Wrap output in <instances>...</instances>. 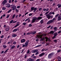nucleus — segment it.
Instances as JSON below:
<instances>
[{
    "mask_svg": "<svg viewBox=\"0 0 61 61\" xmlns=\"http://www.w3.org/2000/svg\"><path fill=\"white\" fill-rule=\"evenodd\" d=\"M50 33L53 34L54 33V31L53 30L51 31L50 32Z\"/></svg>",
    "mask_w": 61,
    "mask_h": 61,
    "instance_id": "393cba45",
    "label": "nucleus"
},
{
    "mask_svg": "<svg viewBox=\"0 0 61 61\" xmlns=\"http://www.w3.org/2000/svg\"><path fill=\"white\" fill-rule=\"evenodd\" d=\"M32 26V25H31V24H30L29 25V27H31Z\"/></svg>",
    "mask_w": 61,
    "mask_h": 61,
    "instance_id": "09e8293b",
    "label": "nucleus"
},
{
    "mask_svg": "<svg viewBox=\"0 0 61 61\" xmlns=\"http://www.w3.org/2000/svg\"><path fill=\"white\" fill-rule=\"evenodd\" d=\"M54 54V53L53 52L50 53L48 55V58L50 59L51 58L52 56H53Z\"/></svg>",
    "mask_w": 61,
    "mask_h": 61,
    "instance_id": "20e7f679",
    "label": "nucleus"
},
{
    "mask_svg": "<svg viewBox=\"0 0 61 61\" xmlns=\"http://www.w3.org/2000/svg\"><path fill=\"white\" fill-rule=\"evenodd\" d=\"M43 11H46V9L45 8H44L43 9Z\"/></svg>",
    "mask_w": 61,
    "mask_h": 61,
    "instance_id": "e2e57ef3",
    "label": "nucleus"
},
{
    "mask_svg": "<svg viewBox=\"0 0 61 61\" xmlns=\"http://www.w3.org/2000/svg\"><path fill=\"white\" fill-rule=\"evenodd\" d=\"M3 47L4 48H6L7 46L6 45H3Z\"/></svg>",
    "mask_w": 61,
    "mask_h": 61,
    "instance_id": "bb28decb",
    "label": "nucleus"
},
{
    "mask_svg": "<svg viewBox=\"0 0 61 61\" xmlns=\"http://www.w3.org/2000/svg\"><path fill=\"white\" fill-rule=\"evenodd\" d=\"M61 7V4L58 7V8H60V7Z\"/></svg>",
    "mask_w": 61,
    "mask_h": 61,
    "instance_id": "0e129e2a",
    "label": "nucleus"
},
{
    "mask_svg": "<svg viewBox=\"0 0 61 61\" xmlns=\"http://www.w3.org/2000/svg\"><path fill=\"white\" fill-rule=\"evenodd\" d=\"M41 46V45H40L35 46V47H40V46Z\"/></svg>",
    "mask_w": 61,
    "mask_h": 61,
    "instance_id": "a878e982",
    "label": "nucleus"
},
{
    "mask_svg": "<svg viewBox=\"0 0 61 61\" xmlns=\"http://www.w3.org/2000/svg\"><path fill=\"white\" fill-rule=\"evenodd\" d=\"M32 15V13H30V14H29V16H31V15Z\"/></svg>",
    "mask_w": 61,
    "mask_h": 61,
    "instance_id": "3c124183",
    "label": "nucleus"
},
{
    "mask_svg": "<svg viewBox=\"0 0 61 61\" xmlns=\"http://www.w3.org/2000/svg\"><path fill=\"white\" fill-rule=\"evenodd\" d=\"M58 15H59V14H57L56 15H55V18H56V17H58Z\"/></svg>",
    "mask_w": 61,
    "mask_h": 61,
    "instance_id": "ea45409f",
    "label": "nucleus"
},
{
    "mask_svg": "<svg viewBox=\"0 0 61 61\" xmlns=\"http://www.w3.org/2000/svg\"><path fill=\"white\" fill-rule=\"evenodd\" d=\"M35 61V59H34L29 58L27 60V61Z\"/></svg>",
    "mask_w": 61,
    "mask_h": 61,
    "instance_id": "9b49d317",
    "label": "nucleus"
},
{
    "mask_svg": "<svg viewBox=\"0 0 61 61\" xmlns=\"http://www.w3.org/2000/svg\"><path fill=\"white\" fill-rule=\"evenodd\" d=\"M29 19V18H28L27 19L25 20V22H26V21H27V20H28Z\"/></svg>",
    "mask_w": 61,
    "mask_h": 61,
    "instance_id": "a19ab883",
    "label": "nucleus"
},
{
    "mask_svg": "<svg viewBox=\"0 0 61 61\" xmlns=\"http://www.w3.org/2000/svg\"><path fill=\"white\" fill-rule=\"evenodd\" d=\"M7 7H8V8L10 7V5H8Z\"/></svg>",
    "mask_w": 61,
    "mask_h": 61,
    "instance_id": "052dcab7",
    "label": "nucleus"
},
{
    "mask_svg": "<svg viewBox=\"0 0 61 61\" xmlns=\"http://www.w3.org/2000/svg\"><path fill=\"white\" fill-rule=\"evenodd\" d=\"M17 22V20L14 21L13 22V24H14V23H16V22Z\"/></svg>",
    "mask_w": 61,
    "mask_h": 61,
    "instance_id": "c9c22d12",
    "label": "nucleus"
},
{
    "mask_svg": "<svg viewBox=\"0 0 61 61\" xmlns=\"http://www.w3.org/2000/svg\"><path fill=\"white\" fill-rule=\"evenodd\" d=\"M42 8H40L39 9V11H41V10H42Z\"/></svg>",
    "mask_w": 61,
    "mask_h": 61,
    "instance_id": "13d9d810",
    "label": "nucleus"
},
{
    "mask_svg": "<svg viewBox=\"0 0 61 61\" xmlns=\"http://www.w3.org/2000/svg\"><path fill=\"white\" fill-rule=\"evenodd\" d=\"M53 29H55V30H54L55 31H56V29H57V27H55Z\"/></svg>",
    "mask_w": 61,
    "mask_h": 61,
    "instance_id": "473e14b6",
    "label": "nucleus"
},
{
    "mask_svg": "<svg viewBox=\"0 0 61 61\" xmlns=\"http://www.w3.org/2000/svg\"><path fill=\"white\" fill-rule=\"evenodd\" d=\"M43 38L44 40L45 39H46V42H47V41H49V42H50V41H51V40H50V39L48 38V37H45H45H44Z\"/></svg>",
    "mask_w": 61,
    "mask_h": 61,
    "instance_id": "39448f33",
    "label": "nucleus"
},
{
    "mask_svg": "<svg viewBox=\"0 0 61 61\" xmlns=\"http://www.w3.org/2000/svg\"><path fill=\"white\" fill-rule=\"evenodd\" d=\"M25 39H23L21 40V43H24V42H25Z\"/></svg>",
    "mask_w": 61,
    "mask_h": 61,
    "instance_id": "2eb2a0df",
    "label": "nucleus"
},
{
    "mask_svg": "<svg viewBox=\"0 0 61 61\" xmlns=\"http://www.w3.org/2000/svg\"><path fill=\"white\" fill-rule=\"evenodd\" d=\"M44 55H45V53H44V52H43L41 53L39 55V56H40V57H41V56H43Z\"/></svg>",
    "mask_w": 61,
    "mask_h": 61,
    "instance_id": "4468645a",
    "label": "nucleus"
},
{
    "mask_svg": "<svg viewBox=\"0 0 61 61\" xmlns=\"http://www.w3.org/2000/svg\"><path fill=\"white\" fill-rule=\"evenodd\" d=\"M18 26V25H16L14 27V28H15V27H16L17 26Z\"/></svg>",
    "mask_w": 61,
    "mask_h": 61,
    "instance_id": "a18cd8bd",
    "label": "nucleus"
},
{
    "mask_svg": "<svg viewBox=\"0 0 61 61\" xmlns=\"http://www.w3.org/2000/svg\"><path fill=\"white\" fill-rule=\"evenodd\" d=\"M39 52L38 51L35 54V55H37V54H38V53Z\"/></svg>",
    "mask_w": 61,
    "mask_h": 61,
    "instance_id": "c03bdc74",
    "label": "nucleus"
},
{
    "mask_svg": "<svg viewBox=\"0 0 61 61\" xmlns=\"http://www.w3.org/2000/svg\"><path fill=\"white\" fill-rule=\"evenodd\" d=\"M50 27H51V26H50V25H49L48 27H47V28H49Z\"/></svg>",
    "mask_w": 61,
    "mask_h": 61,
    "instance_id": "680f3d73",
    "label": "nucleus"
},
{
    "mask_svg": "<svg viewBox=\"0 0 61 61\" xmlns=\"http://www.w3.org/2000/svg\"><path fill=\"white\" fill-rule=\"evenodd\" d=\"M54 42L55 43H56L57 42V40H54Z\"/></svg>",
    "mask_w": 61,
    "mask_h": 61,
    "instance_id": "58836bf2",
    "label": "nucleus"
},
{
    "mask_svg": "<svg viewBox=\"0 0 61 61\" xmlns=\"http://www.w3.org/2000/svg\"><path fill=\"white\" fill-rule=\"evenodd\" d=\"M4 37V35H2L1 36V38H3Z\"/></svg>",
    "mask_w": 61,
    "mask_h": 61,
    "instance_id": "4d7b16f0",
    "label": "nucleus"
},
{
    "mask_svg": "<svg viewBox=\"0 0 61 61\" xmlns=\"http://www.w3.org/2000/svg\"><path fill=\"white\" fill-rule=\"evenodd\" d=\"M53 21L52 20H49L47 23V24L48 25V24H51V23L53 22Z\"/></svg>",
    "mask_w": 61,
    "mask_h": 61,
    "instance_id": "6e6552de",
    "label": "nucleus"
},
{
    "mask_svg": "<svg viewBox=\"0 0 61 61\" xmlns=\"http://www.w3.org/2000/svg\"><path fill=\"white\" fill-rule=\"evenodd\" d=\"M26 34L27 35H30L31 34V33H30V32H27V33H26Z\"/></svg>",
    "mask_w": 61,
    "mask_h": 61,
    "instance_id": "c85d7f7f",
    "label": "nucleus"
},
{
    "mask_svg": "<svg viewBox=\"0 0 61 61\" xmlns=\"http://www.w3.org/2000/svg\"><path fill=\"white\" fill-rule=\"evenodd\" d=\"M13 20H11L10 22V24H12L13 22Z\"/></svg>",
    "mask_w": 61,
    "mask_h": 61,
    "instance_id": "f704fd0d",
    "label": "nucleus"
},
{
    "mask_svg": "<svg viewBox=\"0 0 61 61\" xmlns=\"http://www.w3.org/2000/svg\"><path fill=\"white\" fill-rule=\"evenodd\" d=\"M30 52V51L28 50L27 52V54H28Z\"/></svg>",
    "mask_w": 61,
    "mask_h": 61,
    "instance_id": "338daca9",
    "label": "nucleus"
},
{
    "mask_svg": "<svg viewBox=\"0 0 61 61\" xmlns=\"http://www.w3.org/2000/svg\"><path fill=\"white\" fill-rule=\"evenodd\" d=\"M36 33V32L35 31H33L31 32V34H33V35H35V34Z\"/></svg>",
    "mask_w": 61,
    "mask_h": 61,
    "instance_id": "6ab92c4d",
    "label": "nucleus"
},
{
    "mask_svg": "<svg viewBox=\"0 0 61 61\" xmlns=\"http://www.w3.org/2000/svg\"><path fill=\"white\" fill-rule=\"evenodd\" d=\"M58 60L57 61H61V57L59 56L57 58Z\"/></svg>",
    "mask_w": 61,
    "mask_h": 61,
    "instance_id": "a211bd4d",
    "label": "nucleus"
},
{
    "mask_svg": "<svg viewBox=\"0 0 61 61\" xmlns=\"http://www.w3.org/2000/svg\"><path fill=\"white\" fill-rule=\"evenodd\" d=\"M29 40H28L25 42V47H26V46H28V44H29Z\"/></svg>",
    "mask_w": 61,
    "mask_h": 61,
    "instance_id": "9d476101",
    "label": "nucleus"
},
{
    "mask_svg": "<svg viewBox=\"0 0 61 61\" xmlns=\"http://www.w3.org/2000/svg\"><path fill=\"white\" fill-rule=\"evenodd\" d=\"M16 43V42H15V41H14V42L13 43V44L14 45H15V44Z\"/></svg>",
    "mask_w": 61,
    "mask_h": 61,
    "instance_id": "8fccbe9b",
    "label": "nucleus"
},
{
    "mask_svg": "<svg viewBox=\"0 0 61 61\" xmlns=\"http://www.w3.org/2000/svg\"><path fill=\"white\" fill-rule=\"evenodd\" d=\"M9 16H10V15H8L7 16L6 18H9Z\"/></svg>",
    "mask_w": 61,
    "mask_h": 61,
    "instance_id": "37998d69",
    "label": "nucleus"
},
{
    "mask_svg": "<svg viewBox=\"0 0 61 61\" xmlns=\"http://www.w3.org/2000/svg\"><path fill=\"white\" fill-rule=\"evenodd\" d=\"M20 7V6H18L17 7V8H18V9Z\"/></svg>",
    "mask_w": 61,
    "mask_h": 61,
    "instance_id": "864d4df0",
    "label": "nucleus"
},
{
    "mask_svg": "<svg viewBox=\"0 0 61 61\" xmlns=\"http://www.w3.org/2000/svg\"><path fill=\"white\" fill-rule=\"evenodd\" d=\"M7 3V1L6 0H4L2 2L1 4H2V6L7 5H8V4H5L6 3Z\"/></svg>",
    "mask_w": 61,
    "mask_h": 61,
    "instance_id": "f03ea898",
    "label": "nucleus"
},
{
    "mask_svg": "<svg viewBox=\"0 0 61 61\" xmlns=\"http://www.w3.org/2000/svg\"><path fill=\"white\" fill-rule=\"evenodd\" d=\"M42 35H37L36 36L37 37H36V38H41L42 37Z\"/></svg>",
    "mask_w": 61,
    "mask_h": 61,
    "instance_id": "f8f14e48",
    "label": "nucleus"
},
{
    "mask_svg": "<svg viewBox=\"0 0 61 61\" xmlns=\"http://www.w3.org/2000/svg\"><path fill=\"white\" fill-rule=\"evenodd\" d=\"M54 35L53 36L52 38V39H54V38H56V37L57 35V33L55 32L54 34Z\"/></svg>",
    "mask_w": 61,
    "mask_h": 61,
    "instance_id": "0eeeda50",
    "label": "nucleus"
},
{
    "mask_svg": "<svg viewBox=\"0 0 61 61\" xmlns=\"http://www.w3.org/2000/svg\"><path fill=\"white\" fill-rule=\"evenodd\" d=\"M38 51V50H33L31 51L32 53H36V52H37Z\"/></svg>",
    "mask_w": 61,
    "mask_h": 61,
    "instance_id": "ddd939ff",
    "label": "nucleus"
},
{
    "mask_svg": "<svg viewBox=\"0 0 61 61\" xmlns=\"http://www.w3.org/2000/svg\"><path fill=\"white\" fill-rule=\"evenodd\" d=\"M41 59H37L36 61H40V60Z\"/></svg>",
    "mask_w": 61,
    "mask_h": 61,
    "instance_id": "79ce46f5",
    "label": "nucleus"
},
{
    "mask_svg": "<svg viewBox=\"0 0 61 61\" xmlns=\"http://www.w3.org/2000/svg\"><path fill=\"white\" fill-rule=\"evenodd\" d=\"M12 11V9H10V10H8L7 12L8 13H9L11 11Z\"/></svg>",
    "mask_w": 61,
    "mask_h": 61,
    "instance_id": "7c9ffc66",
    "label": "nucleus"
},
{
    "mask_svg": "<svg viewBox=\"0 0 61 61\" xmlns=\"http://www.w3.org/2000/svg\"><path fill=\"white\" fill-rule=\"evenodd\" d=\"M9 50V49H7L5 51L4 53L5 54V53H6L7 52V51L8 50Z\"/></svg>",
    "mask_w": 61,
    "mask_h": 61,
    "instance_id": "c756f323",
    "label": "nucleus"
},
{
    "mask_svg": "<svg viewBox=\"0 0 61 61\" xmlns=\"http://www.w3.org/2000/svg\"><path fill=\"white\" fill-rule=\"evenodd\" d=\"M15 46L14 45L12 46L10 48V49H13L14 48H15Z\"/></svg>",
    "mask_w": 61,
    "mask_h": 61,
    "instance_id": "412c9836",
    "label": "nucleus"
},
{
    "mask_svg": "<svg viewBox=\"0 0 61 61\" xmlns=\"http://www.w3.org/2000/svg\"><path fill=\"white\" fill-rule=\"evenodd\" d=\"M44 40H43V38H41V39L40 40V41H43Z\"/></svg>",
    "mask_w": 61,
    "mask_h": 61,
    "instance_id": "603ef678",
    "label": "nucleus"
},
{
    "mask_svg": "<svg viewBox=\"0 0 61 61\" xmlns=\"http://www.w3.org/2000/svg\"><path fill=\"white\" fill-rule=\"evenodd\" d=\"M9 26H7L5 28L6 31L7 32L9 30Z\"/></svg>",
    "mask_w": 61,
    "mask_h": 61,
    "instance_id": "1a4fd4ad",
    "label": "nucleus"
},
{
    "mask_svg": "<svg viewBox=\"0 0 61 61\" xmlns=\"http://www.w3.org/2000/svg\"><path fill=\"white\" fill-rule=\"evenodd\" d=\"M36 10H37V8L36 7L34 8V10H33L34 11L33 12H36Z\"/></svg>",
    "mask_w": 61,
    "mask_h": 61,
    "instance_id": "aec40b11",
    "label": "nucleus"
},
{
    "mask_svg": "<svg viewBox=\"0 0 61 61\" xmlns=\"http://www.w3.org/2000/svg\"><path fill=\"white\" fill-rule=\"evenodd\" d=\"M8 44H11V42L10 41H9L8 42Z\"/></svg>",
    "mask_w": 61,
    "mask_h": 61,
    "instance_id": "69168bd1",
    "label": "nucleus"
},
{
    "mask_svg": "<svg viewBox=\"0 0 61 61\" xmlns=\"http://www.w3.org/2000/svg\"><path fill=\"white\" fill-rule=\"evenodd\" d=\"M25 44H24L23 45L22 47H25Z\"/></svg>",
    "mask_w": 61,
    "mask_h": 61,
    "instance_id": "bf43d9fd",
    "label": "nucleus"
},
{
    "mask_svg": "<svg viewBox=\"0 0 61 61\" xmlns=\"http://www.w3.org/2000/svg\"><path fill=\"white\" fill-rule=\"evenodd\" d=\"M9 3H11V0H9Z\"/></svg>",
    "mask_w": 61,
    "mask_h": 61,
    "instance_id": "774afa93",
    "label": "nucleus"
},
{
    "mask_svg": "<svg viewBox=\"0 0 61 61\" xmlns=\"http://www.w3.org/2000/svg\"><path fill=\"white\" fill-rule=\"evenodd\" d=\"M49 11H48L46 12V13H45V15H47V14H48V13H49Z\"/></svg>",
    "mask_w": 61,
    "mask_h": 61,
    "instance_id": "de8ad7c7",
    "label": "nucleus"
},
{
    "mask_svg": "<svg viewBox=\"0 0 61 61\" xmlns=\"http://www.w3.org/2000/svg\"><path fill=\"white\" fill-rule=\"evenodd\" d=\"M15 12H17V13L18 12V9H17L15 10Z\"/></svg>",
    "mask_w": 61,
    "mask_h": 61,
    "instance_id": "e433bc0d",
    "label": "nucleus"
},
{
    "mask_svg": "<svg viewBox=\"0 0 61 61\" xmlns=\"http://www.w3.org/2000/svg\"><path fill=\"white\" fill-rule=\"evenodd\" d=\"M34 9V7H31V11H33Z\"/></svg>",
    "mask_w": 61,
    "mask_h": 61,
    "instance_id": "b1692460",
    "label": "nucleus"
},
{
    "mask_svg": "<svg viewBox=\"0 0 61 61\" xmlns=\"http://www.w3.org/2000/svg\"><path fill=\"white\" fill-rule=\"evenodd\" d=\"M19 27H18L17 28L14 29L13 30V32H16L17 31H19Z\"/></svg>",
    "mask_w": 61,
    "mask_h": 61,
    "instance_id": "423d86ee",
    "label": "nucleus"
},
{
    "mask_svg": "<svg viewBox=\"0 0 61 61\" xmlns=\"http://www.w3.org/2000/svg\"><path fill=\"white\" fill-rule=\"evenodd\" d=\"M61 52V50H58L57 51V53H60Z\"/></svg>",
    "mask_w": 61,
    "mask_h": 61,
    "instance_id": "2f4dec72",
    "label": "nucleus"
},
{
    "mask_svg": "<svg viewBox=\"0 0 61 61\" xmlns=\"http://www.w3.org/2000/svg\"><path fill=\"white\" fill-rule=\"evenodd\" d=\"M12 37H15L16 36H17V35H16L15 34H13L12 35Z\"/></svg>",
    "mask_w": 61,
    "mask_h": 61,
    "instance_id": "4be33fe9",
    "label": "nucleus"
},
{
    "mask_svg": "<svg viewBox=\"0 0 61 61\" xmlns=\"http://www.w3.org/2000/svg\"><path fill=\"white\" fill-rule=\"evenodd\" d=\"M46 16H47V18H48V19H50V18H51V16L49 15H48Z\"/></svg>",
    "mask_w": 61,
    "mask_h": 61,
    "instance_id": "f3484780",
    "label": "nucleus"
},
{
    "mask_svg": "<svg viewBox=\"0 0 61 61\" xmlns=\"http://www.w3.org/2000/svg\"><path fill=\"white\" fill-rule=\"evenodd\" d=\"M58 21H59L61 20V15H59L58 16Z\"/></svg>",
    "mask_w": 61,
    "mask_h": 61,
    "instance_id": "dca6fc26",
    "label": "nucleus"
},
{
    "mask_svg": "<svg viewBox=\"0 0 61 61\" xmlns=\"http://www.w3.org/2000/svg\"><path fill=\"white\" fill-rule=\"evenodd\" d=\"M45 51V49H43L41 50V51L43 52V51Z\"/></svg>",
    "mask_w": 61,
    "mask_h": 61,
    "instance_id": "6e6d98bb",
    "label": "nucleus"
},
{
    "mask_svg": "<svg viewBox=\"0 0 61 61\" xmlns=\"http://www.w3.org/2000/svg\"><path fill=\"white\" fill-rule=\"evenodd\" d=\"M15 15L14 14L12 16V18H14L15 17Z\"/></svg>",
    "mask_w": 61,
    "mask_h": 61,
    "instance_id": "4c0bfd02",
    "label": "nucleus"
},
{
    "mask_svg": "<svg viewBox=\"0 0 61 61\" xmlns=\"http://www.w3.org/2000/svg\"><path fill=\"white\" fill-rule=\"evenodd\" d=\"M20 24V23L19 22H18L16 23V25H18V26H19V25H20V24Z\"/></svg>",
    "mask_w": 61,
    "mask_h": 61,
    "instance_id": "cd10ccee",
    "label": "nucleus"
},
{
    "mask_svg": "<svg viewBox=\"0 0 61 61\" xmlns=\"http://www.w3.org/2000/svg\"><path fill=\"white\" fill-rule=\"evenodd\" d=\"M42 17L41 16H39L38 17H34L32 20V23H34L35 22V21H37V20H38V21L41 20L42 19Z\"/></svg>",
    "mask_w": 61,
    "mask_h": 61,
    "instance_id": "f257e3e1",
    "label": "nucleus"
},
{
    "mask_svg": "<svg viewBox=\"0 0 61 61\" xmlns=\"http://www.w3.org/2000/svg\"><path fill=\"white\" fill-rule=\"evenodd\" d=\"M26 25V23L25 22H24L23 23V25Z\"/></svg>",
    "mask_w": 61,
    "mask_h": 61,
    "instance_id": "49530a36",
    "label": "nucleus"
},
{
    "mask_svg": "<svg viewBox=\"0 0 61 61\" xmlns=\"http://www.w3.org/2000/svg\"><path fill=\"white\" fill-rule=\"evenodd\" d=\"M44 20L42 19L40 21V23H41V24H43V23L44 22V21L43 20Z\"/></svg>",
    "mask_w": 61,
    "mask_h": 61,
    "instance_id": "5701e85b",
    "label": "nucleus"
},
{
    "mask_svg": "<svg viewBox=\"0 0 61 61\" xmlns=\"http://www.w3.org/2000/svg\"><path fill=\"white\" fill-rule=\"evenodd\" d=\"M6 9V8H5V7H3L2 8V10H5Z\"/></svg>",
    "mask_w": 61,
    "mask_h": 61,
    "instance_id": "72a5a7b5",
    "label": "nucleus"
},
{
    "mask_svg": "<svg viewBox=\"0 0 61 61\" xmlns=\"http://www.w3.org/2000/svg\"><path fill=\"white\" fill-rule=\"evenodd\" d=\"M36 56H33L32 57V58H33L35 59V58H36Z\"/></svg>",
    "mask_w": 61,
    "mask_h": 61,
    "instance_id": "5fc2aeb1",
    "label": "nucleus"
},
{
    "mask_svg": "<svg viewBox=\"0 0 61 61\" xmlns=\"http://www.w3.org/2000/svg\"><path fill=\"white\" fill-rule=\"evenodd\" d=\"M10 8H11L12 9H13L12 10H15L16 9V6H15V5H10Z\"/></svg>",
    "mask_w": 61,
    "mask_h": 61,
    "instance_id": "7ed1b4c3",
    "label": "nucleus"
}]
</instances>
